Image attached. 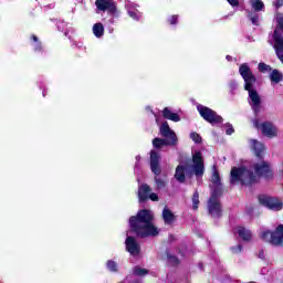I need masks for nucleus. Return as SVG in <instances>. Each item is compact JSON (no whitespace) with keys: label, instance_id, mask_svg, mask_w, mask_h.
<instances>
[{"label":"nucleus","instance_id":"nucleus-1","mask_svg":"<svg viewBox=\"0 0 283 283\" xmlns=\"http://www.w3.org/2000/svg\"><path fill=\"white\" fill-rule=\"evenodd\" d=\"M129 229L130 233L142 239L156 238L160 233L154 224V213L147 209H142L129 218Z\"/></svg>","mask_w":283,"mask_h":283},{"label":"nucleus","instance_id":"nucleus-2","mask_svg":"<svg viewBox=\"0 0 283 283\" xmlns=\"http://www.w3.org/2000/svg\"><path fill=\"white\" fill-rule=\"evenodd\" d=\"M239 74L244 81V90L249 94V104L251 106V109L253 114L258 116V114H260L262 109V97H260V93H258V90L253 88V85L258 83V77H255L253 71H251V66H249L247 63H242L239 66Z\"/></svg>","mask_w":283,"mask_h":283},{"label":"nucleus","instance_id":"nucleus-3","mask_svg":"<svg viewBox=\"0 0 283 283\" xmlns=\"http://www.w3.org/2000/svg\"><path fill=\"white\" fill-rule=\"evenodd\" d=\"M193 165H178L175 171V178L178 182H185L188 178H192L193 174L197 177L205 176V159H202V153L195 151L192 155Z\"/></svg>","mask_w":283,"mask_h":283},{"label":"nucleus","instance_id":"nucleus-4","mask_svg":"<svg viewBox=\"0 0 283 283\" xmlns=\"http://www.w3.org/2000/svg\"><path fill=\"white\" fill-rule=\"evenodd\" d=\"M264 144L256 139H252V151L258 160H260L253 165V170L259 178L273 180V168H271V164L269 161H264Z\"/></svg>","mask_w":283,"mask_h":283},{"label":"nucleus","instance_id":"nucleus-5","mask_svg":"<svg viewBox=\"0 0 283 283\" xmlns=\"http://www.w3.org/2000/svg\"><path fill=\"white\" fill-rule=\"evenodd\" d=\"M159 133L163 138L155 137L153 139V146L155 149H163L164 147H176L178 145V137L176 136V132L169 127L168 122H163L159 127Z\"/></svg>","mask_w":283,"mask_h":283},{"label":"nucleus","instance_id":"nucleus-6","mask_svg":"<svg viewBox=\"0 0 283 283\" xmlns=\"http://www.w3.org/2000/svg\"><path fill=\"white\" fill-rule=\"evenodd\" d=\"M240 182L243 187H251L255 185L256 177L252 170L247 169V167H232L230 171V185H235Z\"/></svg>","mask_w":283,"mask_h":283},{"label":"nucleus","instance_id":"nucleus-7","mask_svg":"<svg viewBox=\"0 0 283 283\" xmlns=\"http://www.w3.org/2000/svg\"><path fill=\"white\" fill-rule=\"evenodd\" d=\"M150 171L155 175V182L157 189H165V180L160 179L163 168L160 167V154L156 150H150Z\"/></svg>","mask_w":283,"mask_h":283},{"label":"nucleus","instance_id":"nucleus-8","mask_svg":"<svg viewBox=\"0 0 283 283\" xmlns=\"http://www.w3.org/2000/svg\"><path fill=\"white\" fill-rule=\"evenodd\" d=\"M260 238L263 242L272 244V247H283V224H279L274 231H263Z\"/></svg>","mask_w":283,"mask_h":283},{"label":"nucleus","instance_id":"nucleus-9","mask_svg":"<svg viewBox=\"0 0 283 283\" xmlns=\"http://www.w3.org/2000/svg\"><path fill=\"white\" fill-rule=\"evenodd\" d=\"M197 112L199 113V116H201V118H203V120L210 125H222L224 122L222 116L218 115L216 111L202 104L197 106Z\"/></svg>","mask_w":283,"mask_h":283},{"label":"nucleus","instance_id":"nucleus-10","mask_svg":"<svg viewBox=\"0 0 283 283\" xmlns=\"http://www.w3.org/2000/svg\"><path fill=\"white\" fill-rule=\"evenodd\" d=\"M259 202L262 207H266V209H270L271 211H282L283 209V202L275 197L260 195Z\"/></svg>","mask_w":283,"mask_h":283},{"label":"nucleus","instance_id":"nucleus-11","mask_svg":"<svg viewBox=\"0 0 283 283\" xmlns=\"http://www.w3.org/2000/svg\"><path fill=\"white\" fill-rule=\"evenodd\" d=\"M96 9L99 12H108V14H116V2L114 0H96Z\"/></svg>","mask_w":283,"mask_h":283},{"label":"nucleus","instance_id":"nucleus-12","mask_svg":"<svg viewBox=\"0 0 283 283\" xmlns=\"http://www.w3.org/2000/svg\"><path fill=\"white\" fill-rule=\"evenodd\" d=\"M208 213L212 218H222V205L220 203V199L208 200Z\"/></svg>","mask_w":283,"mask_h":283},{"label":"nucleus","instance_id":"nucleus-13","mask_svg":"<svg viewBox=\"0 0 283 283\" xmlns=\"http://www.w3.org/2000/svg\"><path fill=\"white\" fill-rule=\"evenodd\" d=\"M273 39L275 54L277 59L281 61V63H283V36L277 29L274 30Z\"/></svg>","mask_w":283,"mask_h":283},{"label":"nucleus","instance_id":"nucleus-14","mask_svg":"<svg viewBox=\"0 0 283 283\" xmlns=\"http://www.w3.org/2000/svg\"><path fill=\"white\" fill-rule=\"evenodd\" d=\"M126 251L130 253V255H140V244L136 241L134 237H127L126 241Z\"/></svg>","mask_w":283,"mask_h":283},{"label":"nucleus","instance_id":"nucleus-15","mask_svg":"<svg viewBox=\"0 0 283 283\" xmlns=\"http://www.w3.org/2000/svg\"><path fill=\"white\" fill-rule=\"evenodd\" d=\"M261 132L268 138H275L277 136V128L271 122H263L261 124Z\"/></svg>","mask_w":283,"mask_h":283},{"label":"nucleus","instance_id":"nucleus-16","mask_svg":"<svg viewBox=\"0 0 283 283\" xmlns=\"http://www.w3.org/2000/svg\"><path fill=\"white\" fill-rule=\"evenodd\" d=\"M149 193H151V187L147 184H142L138 188L139 202H147L149 200Z\"/></svg>","mask_w":283,"mask_h":283},{"label":"nucleus","instance_id":"nucleus-17","mask_svg":"<svg viewBox=\"0 0 283 283\" xmlns=\"http://www.w3.org/2000/svg\"><path fill=\"white\" fill-rule=\"evenodd\" d=\"M237 233H238L239 238H241V240H243V242H251V240L253 238L251 230H248L244 227H238Z\"/></svg>","mask_w":283,"mask_h":283},{"label":"nucleus","instance_id":"nucleus-18","mask_svg":"<svg viewBox=\"0 0 283 283\" xmlns=\"http://www.w3.org/2000/svg\"><path fill=\"white\" fill-rule=\"evenodd\" d=\"M161 114H163V117L166 118L167 120H172V123H180V115L171 112L169 107H165Z\"/></svg>","mask_w":283,"mask_h":283},{"label":"nucleus","instance_id":"nucleus-19","mask_svg":"<svg viewBox=\"0 0 283 283\" xmlns=\"http://www.w3.org/2000/svg\"><path fill=\"white\" fill-rule=\"evenodd\" d=\"M163 220L165 224H172L176 222V214L169 208H164L163 210Z\"/></svg>","mask_w":283,"mask_h":283},{"label":"nucleus","instance_id":"nucleus-20","mask_svg":"<svg viewBox=\"0 0 283 283\" xmlns=\"http://www.w3.org/2000/svg\"><path fill=\"white\" fill-rule=\"evenodd\" d=\"M223 189L222 184H214V188L212 190V193L210 196V200H220V196H222Z\"/></svg>","mask_w":283,"mask_h":283},{"label":"nucleus","instance_id":"nucleus-21","mask_svg":"<svg viewBox=\"0 0 283 283\" xmlns=\"http://www.w3.org/2000/svg\"><path fill=\"white\" fill-rule=\"evenodd\" d=\"M165 253L167 256L168 264H170V266H179L180 265V259H178V256H176L175 254H171V252H169V250H166Z\"/></svg>","mask_w":283,"mask_h":283},{"label":"nucleus","instance_id":"nucleus-22","mask_svg":"<svg viewBox=\"0 0 283 283\" xmlns=\"http://www.w3.org/2000/svg\"><path fill=\"white\" fill-rule=\"evenodd\" d=\"M270 80L272 83H282L283 81V74L280 72V70L274 69L272 70V73L270 74Z\"/></svg>","mask_w":283,"mask_h":283},{"label":"nucleus","instance_id":"nucleus-23","mask_svg":"<svg viewBox=\"0 0 283 283\" xmlns=\"http://www.w3.org/2000/svg\"><path fill=\"white\" fill-rule=\"evenodd\" d=\"M93 34L97 38L101 39L103 34H105V27H103V23H95L93 25Z\"/></svg>","mask_w":283,"mask_h":283},{"label":"nucleus","instance_id":"nucleus-24","mask_svg":"<svg viewBox=\"0 0 283 283\" xmlns=\"http://www.w3.org/2000/svg\"><path fill=\"white\" fill-rule=\"evenodd\" d=\"M253 12H262L264 10V2L262 0H250Z\"/></svg>","mask_w":283,"mask_h":283},{"label":"nucleus","instance_id":"nucleus-25","mask_svg":"<svg viewBox=\"0 0 283 283\" xmlns=\"http://www.w3.org/2000/svg\"><path fill=\"white\" fill-rule=\"evenodd\" d=\"M248 19H250L252 25H260V14L254 11H248Z\"/></svg>","mask_w":283,"mask_h":283},{"label":"nucleus","instance_id":"nucleus-26","mask_svg":"<svg viewBox=\"0 0 283 283\" xmlns=\"http://www.w3.org/2000/svg\"><path fill=\"white\" fill-rule=\"evenodd\" d=\"M200 205V193L196 190L192 195V209L193 211H198V207Z\"/></svg>","mask_w":283,"mask_h":283},{"label":"nucleus","instance_id":"nucleus-27","mask_svg":"<svg viewBox=\"0 0 283 283\" xmlns=\"http://www.w3.org/2000/svg\"><path fill=\"white\" fill-rule=\"evenodd\" d=\"M149 273V270L143 269L139 266H134L133 268V274L137 275V277H143L144 275H147Z\"/></svg>","mask_w":283,"mask_h":283},{"label":"nucleus","instance_id":"nucleus-28","mask_svg":"<svg viewBox=\"0 0 283 283\" xmlns=\"http://www.w3.org/2000/svg\"><path fill=\"white\" fill-rule=\"evenodd\" d=\"M212 184L213 185H222V181L220 179V172L218 171V168H213L212 172Z\"/></svg>","mask_w":283,"mask_h":283},{"label":"nucleus","instance_id":"nucleus-29","mask_svg":"<svg viewBox=\"0 0 283 283\" xmlns=\"http://www.w3.org/2000/svg\"><path fill=\"white\" fill-rule=\"evenodd\" d=\"M106 266L112 273H118V264L115 261L108 260Z\"/></svg>","mask_w":283,"mask_h":283},{"label":"nucleus","instance_id":"nucleus-30","mask_svg":"<svg viewBox=\"0 0 283 283\" xmlns=\"http://www.w3.org/2000/svg\"><path fill=\"white\" fill-rule=\"evenodd\" d=\"M258 67H259V72H262V73H264V72H271V70H273V69L271 67V65H269V64H266V63H264V62H260L259 65H258Z\"/></svg>","mask_w":283,"mask_h":283},{"label":"nucleus","instance_id":"nucleus-31","mask_svg":"<svg viewBox=\"0 0 283 283\" xmlns=\"http://www.w3.org/2000/svg\"><path fill=\"white\" fill-rule=\"evenodd\" d=\"M190 138L193 140V143H196V145H200L202 143V136L196 132L190 134Z\"/></svg>","mask_w":283,"mask_h":283},{"label":"nucleus","instance_id":"nucleus-32","mask_svg":"<svg viewBox=\"0 0 283 283\" xmlns=\"http://www.w3.org/2000/svg\"><path fill=\"white\" fill-rule=\"evenodd\" d=\"M178 19H179V15L178 14H174V15H171V17H169L167 19V23L169 25H178Z\"/></svg>","mask_w":283,"mask_h":283},{"label":"nucleus","instance_id":"nucleus-33","mask_svg":"<svg viewBox=\"0 0 283 283\" xmlns=\"http://www.w3.org/2000/svg\"><path fill=\"white\" fill-rule=\"evenodd\" d=\"M34 52H43V43L41 41L35 42Z\"/></svg>","mask_w":283,"mask_h":283},{"label":"nucleus","instance_id":"nucleus-34","mask_svg":"<svg viewBox=\"0 0 283 283\" xmlns=\"http://www.w3.org/2000/svg\"><path fill=\"white\" fill-rule=\"evenodd\" d=\"M235 129L233 128V125L228 124V128L226 129V134L228 136H231L232 134H234Z\"/></svg>","mask_w":283,"mask_h":283},{"label":"nucleus","instance_id":"nucleus-35","mask_svg":"<svg viewBox=\"0 0 283 283\" xmlns=\"http://www.w3.org/2000/svg\"><path fill=\"white\" fill-rule=\"evenodd\" d=\"M148 198L153 202H158V200H159L158 195L156 192H153V193L148 195Z\"/></svg>","mask_w":283,"mask_h":283},{"label":"nucleus","instance_id":"nucleus-36","mask_svg":"<svg viewBox=\"0 0 283 283\" xmlns=\"http://www.w3.org/2000/svg\"><path fill=\"white\" fill-rule=\"evenodd\" d=\"M227 1L232 6V8H238V6H240V0H227Z\"/></svg>","mask_w":283,"mask_h":283},{"label":"nucleus","instance_id":"nucleus-37","mask_svg":"<svg viewBox=\"0 0 283 283\" xmlns=\"http://www.w3.org/2000/svg\"><path fill=\"white\" fill-rule=\"evenodd\" d=\"M128 17H130V19H134L135 21H138V13H136L135 11H128Z\"/></svg>","mask_w":283,"mask_h":283},{"label":"nucleus","instance_id":"nucleus-38","mask_svg":"<svg viewBox=\"0 0 283 283\" xmlns=\"http://www.w3.org/2000/svg\"><path fill=\"white\" fill-rule=\"evenodd\" d=\"M232 253H241L242 252V244H239L237 248H231Z\"/></svg>","mask_w":283,"mask_h":283},{"label":"nucleus","instance_id":"nucleus-39","mask_svg":"<svg viewBox=\"0 0 283 283\" xmlns=\"http://www.w3.org/2000/svg\"><path fill=\"white\" fill-rule=\"evenodd\" d=\"M253 125H254V127L256 128V129H262V125H260V119H254L253 120Z\"/></svg>","mask_w":283,"mask_h":283},{"label":"nucleus","instance_id":"nucleus-40","mask_svg":"<svg viewBox=\"0 0 283 283\" xmlns=\"http://www.w3.org/2000/svg\"><path fill=\"white\" fill-rule=\"evenodd\" d=\"M274 6H275V8H282L283 0H275Z\"/></svg>","mask_w":283,"mask_h":283},{"label":"nucleus","instance_id":"nucleus-41","mask_svg":"<svg viewBox=\"0 0 283 283\" xmlns=\"http://www.w3.org/2000/svg\"><path fill=\"white\" fill-rule=\"evenodd\" d=\"M176 252L178 253V255H181V258H185V252H182V249L176 248Z\"/></svg>","mask_w":283,"mask_h":283},{"label":"nucleus","instance_id":"nucleus-42","mask_svg":"<svg viewBox=\"0 0 283 283\" xmlns=\"http://www.w3.org/2000/svg\"><path fill=\"white\" fill-rule=\"evenodd\" d=\"M31 41H33L34 43H39L40 42L39 41V36L34 35V34L31 35Z\"/></svg>","mask_w":283,"mask_h":283},{"label":"nucleus","instance_id":"nucleus-43","mask_svg":"<svg viewBox=\"0 0 283 283\" xmlns=\"http://www.w3.org/2000/svg\"><path fill=\"white\" fill-rule=\"evenodd\" d=\"M258 258H260V260H264V250L259 252Z\"/></svg>","mask_w":283,"mask_h":283},{"label":"nucleus","instance_id":"nucleus-44","mask_svg":"<svg viewBox=\"0 0 283 283\" xmlns=\"http://www.w3.org/2000/svg\"><path fill=\"white\" fill-rule=\"evenodd\" d=\"M227 61H231V55H227Z\"/></svg>","mask_w":283,"mask_h":283}]
</instances>
